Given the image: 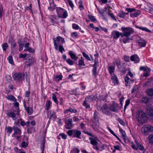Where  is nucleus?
Returning a JSON list of instances; mask_svg holds the SVG:
<instances>
[{"label": "nucleus", "instance_id": "864d4df0", "mask_svg": "<svg viewBox=\"0 0 153 153\" xmlns=\"http://www.w3.org/2000/svg\"><path fill=\"white\" fill-rule=\"evenodd\" d=\"M117 120L121 125H122V126L125 125V124L124 122L120 118H118L117 119Z\"/></svg>", "mask_w": 153, "mask_h": 153}, {"label": "nucleus", "instance_id": "bb28decb", "mask_svg": "<svg viewBox=\"0 0 153 153\" xmlns=\"http://www.w3.org/2000/svg\"><path fill=\"white\" fill-rule=\"evenodd\" d=\"M50 7H49L48 8L49 9H51V10H53L54 9L55 6V5L54 4L53 1H50Z\"/></svg>", "mask_w": 153, "mask_h": 153}, {"label": "nucleus", "instance_id": "f8f14e48", "mask_svg": "<svg viewBox=\"0 0 153 153\" xmlns=\"http://www.w3.org/2000/svg\"><path fill=\"white\" fill-rule=\"evenodd\" d=\"M13 130L14 131V133L12 134L13 136H15V135H20L21 134V130L16 126L13 127Z\"/></svg>", "mask_w": 153, "mask_h": 153}, {"label": "nucleus", "instance_id": "7ed1b4c3", "mask_svg": "<svg viewBox=\"0 0 153 153\" xmlns=\"http://www.w3.org/2000/svg\"><path fill=\"white\" fill-rule=\"evenodd\" d=\"M121 29L123 32V33H121V36L122 37H128L134 32V30L132 28L129 27H121Z\"/></svg>", "mask_w": 153, "mask_h": 153}, {"label": "nucleus", "instance_id": "c03bdc74", "mask_svg": "<svg viewBox=\"0 0 153 153\" xmlns=\"http://www.w3.org/2000/svg\"><path fill=\"white\" fill-rule=\"evenodd\" d=\"M137 148L138 149H139L140 150L142 151H144L145 149L143 146L139 143L138 144H137Z\"/></svg>", "mask_w": 153, "mask_h": 153}, {"label": "nucleus", "instance_id": "393cba45", "mask_svg": "<svg viewBox=\"0 0 153 153\" xmlns=\"http://www.w3.org/2000/svg\"><path fill=\"white\" fill-rule=\"evenodd\" d=\"M68 53L72 59H75V60H77V58L76 57V55L73 53L72 51H70Z\"/></svg>", "mask_w": 153, "mask_h": 153}, {"label": "nucleus", "instance_id": "a211bd4d", "mask_svg": "<svg viewBox=\"0 0 153 153\" xmlns=\"http://www.w3.org/2000/svg\"><path fill=\"white\" fill-rule=\"evenodd\" d=\"M81 134V132L80 131L76 130L74 131L73 137H76L77 138L80 139V135Z\"/></svg>", "mask_w": 153, "mask_h": 153}, {"label": "nucleus", "instance_id": "052dcab7", "mask_svg": "<svg viewBox=\"0 0 153 153\" xmlns=\"http://www.w3.org/2000/svg\"><path fill=\"white\" fill-rule=\"evenodd\" d=\"M126 10L128 11V12H134L135 9L134 8H126Z\"/></svg>", "mask_w": 153, "mask_h": 153}, {"label": "nucleus", "instance_id": "bf43d9fd", "mask_svg": "<svg viewBox=\"0 0 153 153\" xmlns=\"http://www.w3.org/2000/svg\"><path fill=\"white\" fill-rule=\"evenodd\" d=\"M72 27L73 28L75 29H78L79 28V26L75 24H73Z\"/></svg>", "mask_w": 153, "mask_h": 153}, {"label": "nucleus", "instance_id": "58836bf2", "mask_svg": "<svg viewBox=\"0 0 153 153\" xmlns=\"http://www.w3.org/2000/svg\"><path fill=\"white\" fill-rule=\"evenodd\" d=\"M78 65L79 66H85V64L84 62L83 59L82 57L81 59L79 60Z\"/></svg>", "mask_w": 153, "mask_h": 153}, {"label": "nucleus", "instance_id": "a18cd8bd", "mask_svg": "<svg viewBox=\"0 0 153 153\" xmlns=\"http://www.w3.org/2000/svg\"><path fill=\"white\" fill-rule=\"evenodd\" d=\"M53 96L52 97V99H53L54 101L57 104H58V100H57L56 97L55 95L53 94H52Z\"/></svg>", "mask_w": 153, "mask_h": 153}, {"label": "nucleus", "instance_id": "c9c22d12", "mask_svg": "<svg viewBox=\"0 0 153 153\" xmlns=\"http://www.w3.org/2000/svg\"><path fill=\"white\" fill-rule=\"evenodd\" d=\"M50 118L52 117L54 119H56V117L55 114V112L53 111H50Z\"/></svg>", "mask_w": 153, "mask_h": 153}, {"label": "nucleus", "instance_id": "6e6552de", "mask_svg": "<svg viewBox=\"0 0 153 153\" xmlns=\"http://www.w3.org/2000/svg\"><path fill=\"white\" fill-rule=\"evenodd\" d=\"M24 74L22 73H17L14 74L13 79L15 80L20 81L24 79Z\"/></svg>", "mask_w": 153, "mask_h": 153}, {"label": "nucleus", "instance_id": "a19ab883", "mask_svg": "<svg viewBox=\"0 0 153 153\" xmlns=\"http://www.w3.org/2000/svg\"><path fill=\"white\" fill-rule=\"evenodd\" d=\"M45 138L44 137L43 138L42 141V146L43 148L42 149V153H44V148L45 147Z\"/></svg>", "mask_w": 153, "mask_h": 153}, {"label": "nucleus", "instance_id": "9d476101", "mask_svg": "<svg viewBox=\"0 0 153 153\" xmlns=\"http://www.w3.org/2000/svg\"><path fill=\"white\" fill-rule=\"evenodd\" d=\"M91 125L94 130L95 131L97 130L98 129L99 126V120H97L96 121L95 120L93 121Z\"/></svg>", "mask_w": 153, "mask_h": 153}, {"label": "nucleus", "instance_id": "37998d69", "mask_svg": "<svg viewBox=\"0 0 153 153\" xmlns=\"http://www.w3.org/2000/svg\"><path fill=\"white\" fill-rule=\"evenodd\" d=\"M9 62L11 64L13 65L14 64V62L13 61L12 57L11 56H9L7 58Z\"/></svg>", "mask_w": 153, "mask_h": 153}, {"label": "nucleus", "instance_id": "ddd939ff", "mask_svg": "<svg viewBox=\"0 0 153 153\" xmlns=\"http://www.w3.org/2000/svg\"><path fill=\"white\" fill-rule=\"evenodd\" d=\"M146 42V41L143 39L140 38V39L137 41L138 45L141 47H144L145 46Z\"/></svg>", "mask_w": 153, "mask_h": 153}, {"label": "nucleus", "instance_id": "4468645a", "mask_svg": "<svg viewBox=\"0 0 153 153\" xmlns=\"http://www.w3.org/2000/svg\"><path fill=\"white\" fill-rule=\"evenodd\" d=\"M72 126V120L70 119L66 121V126L65 127L66 128L69 129H71Z\"/></svg>", "mask_w": 153, "mask_h": 153}, {"label": "nucleus", "instance_id": "0e129e2a", "mask_svg": "<svg viewBox=\"0 0 153 153\" xmlns=\"http://www.w3.org/2000/svg\"><path fill=\"white\" fill-rule=\"evenodd\" d=\"M21 145L22 147L26 148L27 146V144L26 142H23L21 143Z\"/></svg>", "mask_w": 153, "mask_h": 153}, {"label": "nucleus", "instance_id": "473e14b6", "mask_svg": "<svg viewBox=\"0 0 153 153\" xmlns=\"http://www.w3.org/2000/svg\"><path fill=\"white\" fill-rule=\"evenodd\" d=\"M27 113L29 114H32L33 112V110L32 108L27 107L26 109Z\"/></svg>", "mask_w": 153, "mask_h": 153}, {"label": "nucleus", "instance_id": "603ef678", "mask_svg": "<svg viewBox=\"0 0 153 153\" xmlns=\"http://www.w3.org/2000/svg\"><path fill=\"white\" fill-rule=\"evenodd\" d=\"M66 61L70 65H73L74 63V62L70 59H67Z\"/></svg>", "mask_w": 153, "mask_h": 153}, {"label": "nucleus", "instance_id": "9b49d317", "mask_svg": "<svg viewBox=\"0 0 153 153\" xmlns=\"http://www.w3.org/2000/svg\"><path fill=\"white\" fill-rule=\"evenodd\" d=\"M130 59L131 61H134L135 63L139 62L140 60L139 57L137 54H134L131 56L130 57Z\"/></svg>", "mask_w": 153, "mask_h": 153}, {"label": "nucleus", "instance_id": "dca6fc26", "mask_svg": "<svg viewBox=\"0 0 153 153\" xmlns=\"http://www.w3.org/2000/svg\"><path fill=\"white\" fill-rule=\"evenodd\" d=\"M17 114H17V113H14L12 111H10L7 113V115L9 117H11L14 120H15V117Z\"/></svg>", "mask_w": 153, "mask_h": 153}, {"label": "nucleus", "instance_id": "f3484780", "mask_svg": "<svg viewBox=\"0 0 153 153\" xmlns=\"http://www.w3.org/2000/svg\"><path fill=\"white\" fill-rule=\"evenodd\" d=\"M96 99L97 97L95 96L91 95L87 96L85 100L87 101L91 102L95 100Z\"/></svg>", "mask_w": 153, "mask_h": 153}, {"label": "nucleus", "instance_id": "49530a36", "mask_svg": "<svg viewBox=\"0 0 153 153\" xmlns=\"http://www.w3.org/2000/svg\"><path fill=\"white\" fill-rule=\"evenodd\" d=\"M2 47L3 50L4 51H6L7 48L8 47V45L7 43H4L2 45Z\"/></svg>", "mask_w": 153, "mask_h": 153}, {"label": "nucleus", "instance_id": "79ce46f5", "mask_svg": "<svg viewBox=\"0 0 153 153\" xmlns=\"http://www.w3.org/2000/svg\"><path fill=\"white\" fill-rule=\"evenodd\" d=\"M88 17L90 20L93 22H95L96 21V19L94 16L91 15H88Z\"/></svg>", "mask_w": 153, "mask_h": 153}, {"label": "nucleus", "instance_id": "1a4fd4ad", "mask_svg": "<svg viewBox=\"0 0 153 153\" xmlns=\"http://www.w3.org/2000/svg\"><path fill=\"white\" fill-rule=\"evenodd\" d=\"M97 137H95L94 138L92 137H89V140L91 141V143L93 145H94L93 148L94 149H96L97 150L99 149L97 146L98 144V143L96 140V139H97Z\"/></svg>", "mask_w": 153, "mask_h": 153}, {"label": "nucleus", "instance_id": "cd10ccee", "mask_svg": "<svg viewBox=\"0 0 153 153\" xmlns=\"http://www.w3.org/2000/svg\"><path fill=\"white\" fill-rule=\"evenodd\" d=\"M124 79L125 82L126 83L125 85L126 86H128L129 85L128 82L129 80H130V78L128 77V74H126L125 77Z\"/></svg>", "mask_w": 153, "mask_h": 153}, {"label": "nucleus", "instance_id": "4c0bfd02", "mask_svg": "<svg viewBox=\"0 0 153 153\" xmlns=\"http://www.w3.org/2000/svg\"><path fill=\"white\" fill-rule=\"evenodd\" d=\"M123 41L124 44L128 43L130 42V39L128 37H126V38L123 39Z\"/></svg>", "mask_w": 153, "mask_h": 153}, {"label": "nucleus", "instance_id": "ea45409f", "mask_svg": "<svg viewBox=\"0 0 153 153\" xmlns=\"http://www.w3.org/2000/svg\"><path fill=\"white\" fill-rule=\"evenodd\" d=\"M51 104V102L50 100H48L46 103V109L48 110L50 108V106Z\"/></svg>", "mask_w": 153, "mask_h": 153}, {"label": "nucleus", "instance_id": "f704fd0d", "mask_svg": "<svg viewBox=\"0 0 153 153\" xmlns=\"http://www.w3.org/2000/svg\"><path fill=\"white\" fill-rule=\"evenodd\" d=\"M5 130L7 131V133L10 134L12 131L13 128L11 127L8 126L6 128Z\"/></svg>", "mask_w": 153, "mask_h": 153}, {"label": "nucleus", "instance_id": "338daca9", "mask_svg": "<svg viewBox=\"0 0 153 153\" xmlns=\"http://www.w3.org/2000/svg\"><path fill=\"white\" fill-rule=\"evenodd\" d=\"M67 133L69 136H71L72 134L73 135L74 131L72 130H69L67 131Z\"/></svg>", "mask_w": 153, "mask_h": 153}, {"label": "nucleus", "instance_id": "09e8293b", "mask_svg": "<svg viewBox=\"0 0 153 153\" xmlns=\"http://www.w3.org/2000/svg\"><path fill=\"white\" fill-rule=\"evenodd\" d=\"M82 54L84 57H85L88 60L91 61V59L89 56L87 55L85 53L83 52Z\"/></svg>", "mask_w": 153, "mask_h": 153}, {"label": "nucleus", "instance_id": "8fccbe9b", "mask_svg": "<svg viewBox=\"0 0 153 153\" xmlns=\"http://www.w3.org/2000/svg\"><path fill=\"white\" fill-rule=\"evenodd\" d=\"M126 14L125 13L123 12H122L119 14V17L121 18H123L124 17L125 15H126Z\"/></svg>", "mask_w": 153, "mask_h": 153}, {"label": "nucleus", "instance_id": "aec40b11", "mask_svg": "<svg viewBox=\"0 0 153 153\" xmlns=\"http://www.w3.org/2000/svg\"><path fill=\"white\" fill-rule=\"evenodd\" d=\"M146 92L149 96H153V88H149L146 90Z\"/></svg>", "mask_w": 153, "mask_h": 153}, {"label": "nucleus", "instance_id": "72a5a7b5", "mask_svg": "<svg viewBox=\"0 0 153 153\" xmlns=\"http://www.w3.org/2000/svg\"><path fill=\"white\" fill-rule=\"evenodd\" d=\"M135 142L137 145L134 144V143L132 142L131 143V146L134 149L137 150H138L137 144H138V143H137L136 141Z\"/></svg>", "mask_w": 153, "mask_h": 153}, {"label": "nucleus", "instance_id": "20e7f679", "mask_svg": "<svg viewBox=\"0 0 153 153\" xmlns=\"http://www.w3.org/2000/svg\"><path fill=\"white\" fill-rule=\"evenodd\" d=\"M142 133L145 136H147L149 132H153V127L150 125L143 126L141 129Z\"/></svg>", "mask_w": 153, "mask_h": 153}, {"label": "nucleus", "instance_id": "423d86ee", "mask_svg": "<svg viewBox=\"0 0 153 153\" xmlns=\"http://www.w3.org/2000/svg\"><path fill=\"white\" fill-rule=\"evenodd\" d=\"M53 40L54 44L55 47V49L56 50H58V45L60 44V42L61 41L62 42V43L65 42L64 39L60 36L57 37L56 39L55 38H53Z\"/></svg>", "mask_w": 153, "mask_h": 153}, {"label": "nucleus", "instance_id": "4d7b16f0", "mask_svg": "<svg viewBox=\"0 0 153 153\" xmlns=\"http://www.w3.org/2000/svg\"><path fill=\"white\" fill-rule=\"evenodd\" d=\"M94 120L96 121L97 120H98V119L97 116V112L95 111L94 115Z\"/></svg>", "mask_w": 153, "mask_h": 153}, {"label": "nucleus", "instance_id": "7c9ffc66", "mask_svg": "<svg viewBox=\"0 0 153 153\" xmlns=\"http://www.w3.org/2000/svg\"><path fill=\"white\" fill-rule=\"evenodd\" d=\"M18 43L19 45V51H20L23 50V48L24 46V44L23 43H22V42H21L20 40L18 41Z\"/></svg>", "mask_w": 153, "mask_h": 153}, {"label": "nucleus", "instance_id": "a878e982", "mask_svg": "<svg viewBox=\"0 0 153 153\" xmlns=\"http://www.w3.org/2000/svg\"><path fill=\"white\" fill-rule=\"evenodd\" d=\"M153 6L150 4H148L146 6V8L148 9L150 12L153 13Z\"/></svg>", "mask_w": 153, "mask_h": 153}, {"label": "nucleus", "instance_id": "c756f323", "mask_svg": "<svg viewBox=\"0 0 153 153\" xmlns=\"http://www.w3.org/2000/svg\"><path fill=\"white\" fill-rule=\"evenodd\" d=\"M120 131L121 133L123 139L125 140L126 139V134L125 131L121 129H120Z\"/></svg>", "mask_w": 153, "mask_h": 153}, {"label": "nucleus", "instance_id": "e2e57ef3", "mask_svg": "<svg viewBox=\"0 0 153 153\" xmlns=\"http://www.w3.org/2000/svg\"><path fill=\"white\" fill-rule=\"evenodd\" d=\"M59 136H61L62 138L63 139H65L67 138V136L64 134H59Z\"/></svg>", "mask_w": 153, "mask_h": 153}, {"label": "nucleus", "instance_id": "680f3d73", "mask_svg": "<svg viewBox=\"0 0 153 153\" xmlns=\"http://www.w3.org/2000/svg\"><path fill=\"white\" fill-rule=\"evenodd\" d=\"M59 51L61 53H62L63 51H64L65 50L62 45H60L59 46Z\"/></svg>", "mask_w": 153, "mask_h": 153}, {"label": "nucleus", "instance_id": "c85d7f7f", "mask_svg": "<svg viewBox=\"0 0 153 153\" xmlns=\"http://www.w3.org/2000/svg\"><path fill=\"white\" fill-rule=\"evenodd\" d=\"M136 27L137 28H138V29H139L140 30H141L143 31H145L146 32H149V33H151V31L150 30H149L146 27H139L138 26H136Z\"/></svg>", "mask_w": 153, "mask_h": 153}, {"label": "nucleus", "instance_id": "6e6d98bb", "mask_svg": "<svg viewBox=\"0 0 153 153\" xmlns=\"http://www.w3.org/2000/svg\"><path fill=\"white\" fill-rule=\"evenodd\" d=\"M83 105L86 108H89L90 107V105L88 104L86 102V100H85L83 103Z\"/></svg>", "mask_w": 153, "mask_h": 153}, {"label": "nucleus", "instance_id": "39448f33", "mask_svg": "<svg viewBox=\"0 0 153 153\" xmlns=\"http://www.w3.org/2000/svg\"><path fill=\"white\" fill-rule=\"evenodd\" d=\"M56 10L58 17L65 18L67 16V12L63 8L60 7H56Z\"/></svg>", "mask_w": 153, "mask_h": 153}, {"label": "nucleus", "instance_id": "69168bd1", "mask_svg": "<svg viewBox=\"0 0 153 153\" xmlns=\"http://www.w3.org/2000/svg\"><path fill=\"white\" fill-rule=\"evenodd\" d=\"M124 59L125 61L126 62H129L130 60L129 57L128 56H125L124 57Z\"/></svg>", "mask_w": 153, "mask_h": 153}, {"label": "nucleus", "instance_id": "e433bc0d", "mask_svg": "<svg viewBox=\"0 0 153 153\" xmlns=\"http://www.w3.org/2000/svg\"><path fill=\"white\" fill-rule=\"evenodd\" d=\"M130 103V100L128 99L126 100V104L124 107V111H125L127 107L129 105Z\"/></svg>", "mask_w": 153, "mask_h": 153}, {"label": "nucleus", "instance_id": "0eeeda50", "mask_svg": "<svg viewBox=\"0 0 153 153\" xmlns=\"http://www.w3.org/2000/svg\"><path fill=\"white\" fill-rule=\"evenodd\" d=\"M140 70L141 71H143L144 72L143 74V76L146 77H147L150 76L151 72V69L147 66H141L140 68Z\"/></svg>", "mask_w": 153, "mask_h": 153}, {"label": "nucleus", "instance_id": "f03ea898", "mask_svg": "<svg viewBox=\"0 0 153 153\" xmlns=\"http://www.w3.org/2000/svg\"><path fill=\"white\" fill-rule=\"evenodd\" d=\"M136 117L138 121L142 124H143L146 122L147 118L146 114L141 111L137 113Z\"/></svg>", "mask_w": 153, "mask_h": 153}, {"label": "nucleus", "instance_id": "b1692460", "mask_svg": "<svg viewBox=\"0 0 153 153\" xmlns=\"http://www.w3.org/2000/svg\"><path fill=\"white\" fill-rule=\"evenodd\" d=\"M140 13V11L137 10L133 13H131L130 16L131 17H137L139 15Z\"/></svg>", "mask_w": 153, "mask_h": 153}, {"label": "nucleus", "instance_id": "412c9836", "mask_svg": "<svg viewBox=\"0 0 153 153\" xmlns=\"http://www.w3.org/2000/svg\"><path fill=\"white\" fill-rule=\"evenodd\" d=\"M28 64H27L26 65V66L27 67L30 66L31 64L35 62V60L34 58L31 57V58H30L28 59Z\"/></svg>", "mask_w": 153, "mask_h": 153}, {"label": "nucleus", "instance_id": "2f4dec72", "mask_svg": "<svg viewBox=\"0 0 153 153\" xmlns=\"http://www.w3.org/2000/svg\"><path fill=\"white\" fill-rule=\"evenodd\" d=\"M68 111H69L71 113H76L77 112V110L75 109L69 108L68 109L65 110L64 111V113L65 114H66Z\"/></svg>", "mask_w": 153, "mask_h": 153}, {"label": "nucleus", "instance_id": "6ab92c4d", "mask_svg": "<svg viewBox=\"0 0 153 153\" xmlns=\"http://www.w3.org/2000/svg\"><path fill=\"white\" fill-rule=\"evenodd\" d=\"M98 62L97 61L95 62L94 65H93L94 68L93 69V72L94 75L96 76V70L97 67L98 65Z\"/></svg>", "mask_w": 153, "mask_h": 153}, {"label": "nucleus", "instance_id": "3c124183", "mask_svg": "<svg viewBox=\"0 0 153 153\" xmlns=\"http://www.w3.org/2000/svg\"><path fill=\"white\" fill-rule=\"evenodd\" d=\"M108 70L109 73L111 74H112V73H113L114 71V68L113 66H110L108 68Z\"/></svg>", "mask_w": 153, "mask_h": 153}, {"label": "nucleus", "instance_id": "5fc2aeb1", "mask_svg": "<svg viewBox=\"0 0 153 153\" xmlns=\"http://www.w3.org/2000/svg\"><path fill=\"white\" fill-rule=\"evenodd\" d=\"M27 54L26 53H25L24 54H20L19 55V58H25L27 56Z\"/></svg>", "mask_w": 153, "mask_h": 153}, {"label": "nucleus", "instance_id": "f257e3e1", "mask_svg": "<svg viewBox=\"0 0 153 153\" xmlns=\"http://www.w3.org/2000/svg\"><path fill=\"white\" fill-rule=\"evenodd\" d=\"M97 108L98 110L108 115L109 114V110L112 111H114V104H113L112 106H111L109 108L106 104L102 105L100 103L98 102L97 104Z\"/></svg>", "mask_w": 153, "mask_h": 153}, {"label": "nucleus", "instance_id": "774afa93", "mask_svg": "<svg viewBox=\"0 0 153 153\" xmlns=\"http://www.w3.org/2000/svg\"><path fill=\"white\" fill-rule=\"evenodd\" d=\"M115 150H118L119 151L122 150V148L120 146L117 145L115 146Z\"/></svg>", "mask_w": 153, "mask_h": 153}, {"label": "nucleus", "instance_id": "2eb2a0df", "mask_svg": "<svg viewBox=\"0 0 153 153\" xmlns=\"http://www.w3.org/2000/svg\"><path fill=\"white\" fill-rule=\"evenodd\" d=\"M147 114L152 118L153 119V109L150 107H148L146 111Z\"/></svg>", "mask_w": 153, "mask_h": 153}, {"label": "nucleus", "instance_id": "13d9d810", "mask_svg": "<svg viewBox=\"0 0 153 153\" xmlns=\"http://www.w3.org/2000/svg\"><path fill=\"white\" fill-rule=\"evenodd\" d=\"M142 101L143 102L146 103L149 101V100L146 97H145L142 99Z\"/></svg>", "mask_w": 153, "mask_h": 153}, {"label": "nucleus", "instance_id": "4be33fe9", "mask_svg": "<svg viewBox=\"0 0 153 153\" xmlns=\"http://www.w3.org/2000/svg\"><path fill=\"white\" fill-rule=\"evenodd\" d=\"M6 97L7 99L11 100L13 102H16V99L12 95H8Z\"/></svg>", "mask_w": 153, "mask_h": 153}, {"label": "nucleus", "instance_id": "de8ad7c7", "mask_svg": "<svg viewBox=\"0 0 153 153\" xmlns=\"http://www.w3.org/2000/svg\"><path fill=\"white\" fill-rule=\"evenodd\" d=\"M25 51H27L30 53H34L35 52V50L33 49L30 47H29L26 49Z\"/></svg>", "mask_w": 153, "mask_h": 153}, {"label": "nucleus", "instance_id": "5701e85b", "mask_svg": "<svg viewBox=\"0 0 153 153\" xmlns=\"http://www.w3.org/2000/svg\"><path fill=\"white\" fill-rule=\"evenodd\" d=\"M149 143L153 146V134L149 135L147 137Z\"/></svg>", "mask_w": 153, "mask_h": 153}]
</instances>
